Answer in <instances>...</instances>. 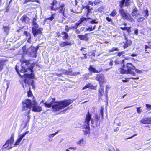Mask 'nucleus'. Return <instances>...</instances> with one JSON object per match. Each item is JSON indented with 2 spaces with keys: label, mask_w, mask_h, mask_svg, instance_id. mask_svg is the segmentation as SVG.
Returning a JSON list of instances; mask_svg holds the SVG:
<instances>
[{
  "label": "nucleus",
  "mask_w": 151,
  "mask_h": 151,
  "mask_svg": "<svg viewBox=\"0 0 151 151\" xmlns=\"http://www.w3.org/2000/svg\"><path fill=\"white\" fill-rule=\"evenodd\" d=\"M131 14L132 16L134 17V18L139 15L140 14L138 12V10L136 7H134L132 9Z\"/></svg>",
  "instance_id": "nucleus-19"
},
{
  "label": "nucleus",
  "mask_w": 151,
  "mask_h": 151,
  "mask_svg": "<svg viewBox=\"0 0 151 151\" xmlns=\"http://www.w3.org/2000/svg\"><path fill=\"white\" fill-rule=\"evenodd\" d=\"M58 131H57L55 133L50 134L48 135V137L50 138H53L55 135L57 134L58 133Z\"/></svg>",
  "instance_id": "nucleus-46"
},
{
  "label": "nucleus",
  "mask_w": 151,
  "mask_h": 151,
  "mask_svg": "<svg viewBox=\"0 0 151 151\" xmlns=\"http://www.w3.org/2000/svg\"><path fill=\"white\" fill-rule=\"evenodd\" d=\"M89 23L91 25H90L88 28L86 29V31H91L95 29L96 25L93 24H97L98 22L96 21V19H93L89 22Z\"/></svg>",
  "instance_id": "nucleus-13"
},
{
  "label": "nucleus",
  "mask_w": 151,
  "mask_h": 151,
  "mask_svg": "<svg viewBox=\"0 0 151 151\" xmlns=\"http://www.w3.org/2000/svg\"><path fill=\"white\" fill-rule=\"evenodd\" d=\"M22 111H27V114H28L27 119L29 121L30 117L29 114L30 113L32 104L31 100L28 99H26L22 102Z\"/></svg>",
  "instance_id": "nucleus-5"
},
{
  "label": "nucleus",
  "mask_w": 151,
  "mask_h": 151,
  "mask_svg": "<svg viewBox=\"0 0 151 151\" xmlns=\"http://www.w3.org/2000/svg\"><path fill=\"white\" fill-rule=\"evenodd\" d=\"M20 71L21 72L25 73L27 72V69H25L23 67H22V69L20 70Z\"/></svg>",
  "instance_id": "nucleus-48"
},
{
  "label": "nucleus",
  "mask_w": 151,
  "mask_h": 151,
  "mask_svg": "<svg viewBox=\"0 0 151 151\" xmlns=\"http://www.w3.org/2000/svg\"><path fill=\"white\" fill-rule=\"evenodd\" d=\"M125 41L123 42L124 44L122 47L124 49H125L130 46L132 43V41L126 37H125Z\"/></svg>",
  "instance_id": "nucleus-15"
},
{
  "label": "nucleus",
  "mask_w": 151,
  "mask_h": 151,
  "mask_svg": "<svg viewBox=\"0 0 151 151\" xmlns=\"http://www.w3.org/2000/svg\"><path fill=\"white\" fill-rule=\"evenodd\" d=\"M120 50L118 48L116 47H113L112 48L109 50V52H112L115 51H118Z\"/></svg>",
  "instance_id": "nucleus-36"
},
{
  "label": "nucleus",
  "mask_w": 151,
  "mask_h": 151,
  "mask_svg": "<svg viewBox=\"0 0 151 151\" xmlns=\"http://www.w3.org/2000/svg\"><path fill=\"white\" fill-rule=\"evenodd\" d=\"M24 35L26 36L27 37H28L29 38L31 37L30 33L26 31H24L23 33V35Z\"/></svg>",
  "instance_id": "nucleus-37"
},
{
  "label": "nucleus",
  "mask_w": 151,
  "mask_h": 151,
  "mask_svg": "<svg viewBox=\"0 0 151 151\" xmlns=\"http://www.w3.org/2000/svg\"><path fill=\"white\" fill-rule=\"evenodd\" d=\"M6 62V60H0V71H1L4 68V66L5 65V63Z\"/></svg>",
  "instance_id": "nucleus-25"
},
{
  "label": "nucleus",
  "mask_w": 151,
  "mask_h": 151,
  "mask_svg": "<svg viewBox=\"0 0 151 151\" xmlns=\"http://www.w3.org/2000/svg\"><path fill=\"white\" fill-rule=\"evenodd\" d=\"M95 79L99 83V87H102L103 84H105L106 80L104 75L102 73L97 74L95 77Z\"/></svg>",
  "instance_id": "nucleus-8"
},
{
  "label": "nucleus",
  "mask_w": 151,
  "mask_h": 151,
  "mask_svg": "<svg viewBox=\"0 0 151 151\" xmlns=\"http://www.w3.org/2000/svg\"><path fill=\"white\" fill-rule=\"evenodd\" d=\"M93 3L91 1H89L88 2L87 5H91L93 6Z\"/></svg>",
  "instance_id": "nucleus-60"
},
{
  "label": "nucleus",
  "mask_w": 151,
  "mask_h": 151,
  "mask_svg": "<svg viewBox=\"0 0 151 151\" xmlns=\"http://www.w3.org/2000/svg\"><path fill=\"white\" fill-rule=\"evenodd\" d=\"M147 109L148 110H150L151 109V105L150 104H146L145 105Z\"/></svg>",
  "instance_id": "nucleus-53"
},
{
  "label": "nucleus",
  "mask_w": 151,
  "mask_h": 151,
  "mask_svg": "<svg viewBox=\"0 0 151 151\" xmlns=\"http://www.w3.org/2000/svg\"><path fill=\"white\" fill-rule=\"evenodd\" d=\"M14 141V133H12L11 134L10 138L6 141L5 143L3 146L4 148L9 149L12 147V145Z\"/></svg>",
  "instance_id": "nucleus-7"
},
{
  "label": "nucleus",
  "mask_w": 151,
  "mask_h": 151,
  "mask_svg": "<svg viewBox=\"0 0 151 151\" xmlns=\"http://www.w3.org/2000/svg\"><path fill=\"white\" fill-rule=\"evenodd\" d=\"M100 116L96 114L95 115L94 119H92L91 121V123L92 127L93 128L99 127L100 123V120L99 119Z\"/></svg>",
  "instance_id": "nucleus-10"
},
{
  "label": "nucleus",
  "mask_w": 151,
  "mask_h": 151,
  "mask_svg": "<svg viewBox=\"0 0 151 151\" xmlns=\"http://www.w3.org/2000/svg\"><path fill=\"white\" fill-rule=\"evenodd\" d=\"M120 28L123 30H126L128 33H129L131 32L130 29L131 28V27H120Z\"/></svg>",
  "instance_id": "nucleus-31"
},
{
  "label": "nucleus",
  "mask_w": 151,
  "mask_h": 151,
  "mask_svg": "<svg viewBox=\"0 0 151 151\" xmlns=\"http://www.w3.org/2000/svg\"><path fill=\"white\" fill-rule=\"evenodd\" d=\"M61 35H64L63 36L62 38L63 40H68L69 38V36L68 34L65 32L63 31L61 32Z\"/></svg>",
  "instance_id": "nucleus-26"
},
{
  "label": "nucleus",
  "mask_w": 151,
  "mask_h": 151,
  "mask_svg": "<svg viewBox=\"0 0 151 151\" xmlns=\"http://www.w3.org/2000/svg\"><path fill=\"white\" fill-rule=\"evenodd\" d=\"M27 96L28 97H31L33 96L32 93L31 91L30 88H29V90L27 92Z\"/></svg>",
  "instance_id": "nucleus-39"
},
{
  "label": "nucleus",
  "mask_w": 151,
  "mask_h": 151,
  "mask_svg": "<svg viewBox=\"0 0 151 151\" xmlns=\"http://www.w3.org/2000/svg\"><path fill=\"white\" fill-rule=\"evenodd\" d=\"M39 27H32V32L34 36L38 34H42V31L43 29L42 28H38Z\"/></svg>",
  "instance_id": "nucleus-11"
},
{
  "label": "nucleus",
  "mask_w": 151,
  "mask_h": 151,
  "mask_svg": "<svg viewBox=\"0 0 151 151\" xmlns=\"http://www.w3.org/2000/svg\"><path fill=\"white\" fill-rule=\"evenodd\" d=\"M104 6H102L100 7L98 9V11L100 13H101L104 11Z\"/></svg>",
  "instance_id": "nucleus-44"
},
{
  "label": "nucleus",
  "mask_w": 151,
  "mask_h": 151,
  "mask_svg": "<svg viewBox=\"0 0 151 151\" xmlns=\"http://www.w3.org/2000/svg\"><path fill=\"white\" fill-rule=\"evenodd\" d=\"M86 48H85V47H82L81 49H80V50L81 51H83L84 52H86V50H86Z\"/></svg>",
  "instance_id": "nucleus-57"
},
{
  "label": "nucleus",
  "mask_w": 151,
  "mask_h": 151,
  "mask_svg": "<svg viewBox=\"0 0 151 151\" xmlns=\"http://www.w3.org/2000/svg\"><path fill=\"white\" fill-rule=\"evenodd\" d=\"M76 149V147H69L68 149H66V151H73Z\"/></svg>",
  "instance_id": "nucleus-42"
},
{
  "label": "nucleus",
  "mask_w": 151,
  "mask_h": 151,
  "mask_svg": "<svg viewBox=\"0 0 151 151\" xmlns=\"http://www.w3.org/2000/svg\"><path fill=\"white\" fill-rule=\"evenodd\" d=\"M144 12L145 14L144 16L145 17H147L149 16V11L147 9H146L145 10H144Z\"/></svg>",
  "instance_id": "nucleus-45"
},
{
  "label": "nucleus",
  "mask_w": 151,
  "mask_h": 151,
  "mask_svg": "<svg viewBox=\"0 0 151 151\" xmlns=\"http://www.w3.org/2000/svg\"><path fill=\"white\" fill-rule=\"evenodd\" d=\"M117 14V12L116 11L115 9H114L112 11L109 15L112 17H114Z\"/></svg>",
  "instance_id": "nucleus-34"
},
{
  "label": "nucleus",
  "mask_w": 151,
  "mask_h": 151,
  "mask_svg": "<svg viewBox=\"0 0 151 151\" xmlns=\"http://www.w3.org/2000/svg\"><path fill=\"white\" fill-rule=\"evenodd\" d=\"M141 107H139L136 108L137 112L138 114H140L142 110L141 109Z\"/></svg>",
  "instance_id": "nucleus-51"
},
{
  "label": "nucleus",
  "mask_w": 151,
  "mask_h": 151,
  "mask_svg": "<svg viewBox=\"0 0 151 151\" xmlns=\"http://www.w3.org/2000/svg\"><path fill=\"white\" fill-rule=\"evenodd\" d=\"M49 103H44V104L47 108H52V110L54 111H58L63 109L68 106L73 102V101L71 99L64 100L59 101H56L55 98H53L50 96L48 99Z\"/></svg>",
  "instance_id": "nucleus-1"
},
{
  "label": "nucleus",
  "mask_w": 151,
  "mask_h": 151,
  "mask_svg": "<svg viewBox=\"0 0 151 151\" xmlns=\"http://www.w3.org/2000/svg\"><path fill=\"white\" fill-rule=\"evenodd\" d=\"M145 19V18L144 17H140L137 19V21L138 22H141L143 21Z\"/></svg>",
  "instance_id": "nucleus-50"
},
{
  "label": "nucleus",
  "mask_w": 151,
  "mask_h": 151,
  "mask_svg": "<svg viewBox=\"0 0 151 151\" xmlns=\"http://www.w3.org/2000/svg\"><path fill=\"white\" fill-rule=\"evenodd\" d=\"M83 55H84V57H81V60H83V59H86L87 58V54H83Z\"/></svg>",
  "instance_id": "nucleus-54"
},
{
  "label": "nucleus",
  "mask_w": 151,
  "mask_h": 151,
  "mask_svg": "<svg viewBox=\"0 0 151 151\" xmlns=\"http://www.w3.org/2000/svg\"><path fill=\"white\" fill-rule=\"evenodd\" d=\"M55 13L51 15L50 17L45 18L44 20V22H45L47 20H49L50 21H52L54 18V16L55 15Z\"/></svg>",
  "instance_id": "nucleus-32"
},
{
  "label": "nucleus",
  "mask_w": 151,
  "mask_h": 151,
  "mask_svg": "<svg viewBox=\"0 0 151 151\" xmlns=\"http://www.w3.org/2000/svg\"><path fill=\"white\" fill-rule=\"evenodd\" d=\"M113 61L112 59H110L109 62V65L110 66L109 68H112L113 64Z\"/></svg>",
  "instance_id": "nucleus-47"
},
{
  "label": "nucleus",
  "mask_w": 151,
  "mask_h": 151,
  "mask_svg": "<svg viewBox=\"0 0 151 151\" xmlns=\"http://www.w3.org/2000/svg\"><path fill=\"white\" fill-rule=\"evenodd\" d=\"M84 141L83 138L81 139L79 141H78L77 144L78 145H79L81 146L82 145H83L84 144Z\"/></svg>",
  "instance_id": "nucleus-35"
},
{
  "label": "nucleus",
  "mask_w": 151,
  "mask_h": 151,
  "mask_svg": "<svg viewBox=\"0 0 151 151\" xmlns=\"http://www.w3.org/2000/svg\"><path fill=\"white\" fill-rule=\"evenodd\" d=\"M29 132V131H26L25 132L22 133L19 136V137L22 140L23 139V138Z\"/></svg>",
  "instance_id": "nucleus-33"
},
{
  "label": "nucleus",
  "mask_w": 151,
  "mask_h": 151,
  "mask_svg": "<svg viewBox=\"0 0 151 151\" xmlns=\"http://www.w3.org/2000/svg\"><path fill=\"white\" fill-rule=\"evenodd\" d=\"M138 32L137 29H136L134 31V33L136 35H137L138 34Z\"/></svg>",
  "instance_id": "nucleus-64"
},
{
  "label": "nucleus",
  "mask_w": 151,
  "mask_h": 151,
  "mask_svg": "<svg viewBox=\"0 0 151 151\" xmlns=\"http://www.w3.org/2000/svg\"><path fill=\"white\" fill-rule=\"evenodd\" d=\"M99 87L100 88L98 89V94L99 101L102 100V97L103 96L104 94V86H102V87Z\"/></svg>",
  "instance_id": "nucleus-16"
},
{
  "label": "nucleus",
  "mask_w": 151,
  "mask_h": 151,
  "mask_svg": "<svg viewBox=\"0 0 151 151\" xmlns=\"http://www.w3.org/2000/svg\"><path fill=\"white\" fill-rule=\"evenodd\" d=\"M104 108L103 106H101L100 109V112L102 120H103L104 119Z\"/></svg>",
  "instance_id": "nucleus-30"
},
{
  "label": "nucleus",
  "mask_w": 151,
  "mask_h": 151,
  "mask_svg": "<svg viewBox=\"0 0 151 151\" xmlns=\"http://www.w3.org/2000/svg\"><path fill=\"white\" fill-rule=\"evenodd\" d=\"M34 81L33 80H32V81H31V83H30V84L32 86V88H35V86L34 85Z\"/></svg>",
  "instance_id": "nucleus-63"
},
{
  "label": "nucleus",
  "mask_w": 151,
  "mask_h": 151,
  "mask_svg": "<svg viewBox=\"0 0 151 151\" xmlns=\"http://www.w3.org/2000/svg\"><path fill=\"white\" fill-rule=\"evenodd\" d=\"M125 52L124 51L118 52H117V55L119 57H120Z\"/></svg>",
  "instance_id": "nucleus-49"
},
{
  "label": "nucleus",
  "mask_w": 151,
  "mask_h": 151,
  "mask_svg": "<svg viewBox=\"0 0 151 151\" xmlns=\"http://www.w3.org/2000/svg\"><path fill=\"white\" fill-rule=\"evenodd\" d=\"M90 19H92L90 18H86L82 17L80 18L78 22L76 23L75 25L73 26H71L70 27V29L76 30L77 29L79 26L84 21H87L88 20Z\"/></svg>",
  "instance_id": "nucleus-9"
},
{
  "label": "nucleus",
  "mask_w": 151,
  "mask_h": 151,
  "mask_svg": "<svg viewBox=\"0 0 151 151\" xmlns=\"http://www.w3.org/2000/svg\"><path fill=\"white\" fill-rule=\"evenodd\" d=\"M97 85L94 86L90 83L86 84L82 88V90H84L87 88H90L92 90H96L97 88Z\"/></svg>",
  "instance_id": "nucleus-20"
},
{
  "label": "nucleus",
  "mask_w": 151,
  "mask_h": 151,
  "mask_svg": "<svg viewBox=\"0 0 151 151\" xmlns=\"http://www.w3.org/2000/svg\"><path fill=\"white\" fill-rule=\"evenodd\" d=\"M135 69V67L130 63H127L126 65L124 63L121 67L119 68L118 70L121 74H131L135 76H136L135 73L134 71Z\"/></svg>",
  "instance_id": "nucleus-3"
},
{
  "label": "nucleus",
  "mask_w": 151,
  "mask_h": 151,
  "mask_svg": "<svg viewBox=\"0 0 151 151\" xmlns=\"http://www.w3.org/2000/svg\"><path fill=\"white\" fill-rule=\"evenodd\" d=\"M32 111L35 112H40L42 111V108L38 106L37 103L34 101L33 102V106L32 107Z\"/></svg>",
  "instance_id": "nucleus-14"
},
{
  "label": "nucleus",
  "mask_w": 151,
  "mask_h": 151,
  "mask_svg": "<svg viewBox=\"0 0 151 151\" xmlns=\"http://www.w3.org/2000/svg\"><path fill=\"white\" fill-rule=\"evenodd\" d=\"M20 61L22 64L25 63L26 65H28L30 64V63L29 62V61L25 59H23Z\"/></svg>",
  "instance_id": "nucleus-38"
},
{
  "label": "nucleus",
  "mask_w": 151,
  "mask_h": 151,
  "mask_svg": "<svg viewBox=\"0 0 151 151\" xmlns=\"http://www.w3.org/2000/svg\"><path fill=\"white\" fill-rule=\"evenodd\" d=\"M72 44L68 41L63 42L59 44V46L61 47H63L67 46H71Z\"/></svg>",
  "instance_id": "nucleus-23"
},
{
  "label": "nucleus",
  "mask_w": 151,
  "mask_h": 151,
  "mask_svg": "<svg viewBox=\"0 0 151 151\" xmlns=\"http://www.w3.org/2000/svg\"><path fill=\"white\" fill-rule=\"evenodd\" d=\"M68 75H70L74 76H76L80 74V73L79 72H73L71 69H68Z\"/></svg>",
  "instance_id": "nucleus-24"
},
{
  "label": "nucleus",
  "mask_w": 151,
  "mask_h": 151,
  "mask_svg": "<svg viewBox=\"0 0 151 151\" xmlns=\"http://www.w3.org/2000/svg\"><path fill=\"white\" fill-rule=\"evenodd\" d=\"M115 65H117L119 64L120 62L118 59H116L114 61Z\"/></svg>",
  "instance_id": "nucleus-58"
},
{
  "label": "nucleus",
  "mask_w": 151,
  "mask_h": 151,
  "mask_svg": "<svg viewBox=\"0 0 151 151\" xmlns=\"http://www.w3.org/2000/svg\"><path fill=\"white\" fill-rule=\"evenodd\" d=\"M91 119V115L88 111L84 121V128L86 130H83L84 135H86L90 133V122Z\"/></svg>",
  "instance_id": "nucleus-6"
},
{
  "label": "nucleus",
  "mask_w": 151,
  "mask_h": 151,
  "mask_svg": "<svg viewBox=\"0 0 151 151\" xmlns=\"http://www.w3.org/2000/svg\"><path fill=\"white\" fill-rule=\"evenodd\" d=\"M33 0H25L24 3V4H26L28 2H33L34 1Z\"/></svg>",
  "instance_id": "nucleus-61"
},
{
  "label": "nucleus",
  "mask_w": 151,
  "mask_h": 151,
  "mask_svg": "<svg viewBox=\"0 0 151 151\" xmlns=\"http://www.w3.org/2000/svg\"><path fill=\"white\" fill-rule=\"evenodd\" d=\"M140 122L142 124H151V117H145L143 118Z\"/></svg>",
  "instance_id": "nucleus-18"
},
{
  "label": "nucleus",
  "mask_w": 151,
  "mask_h": 151,
  "mask_svg": "<svg viewBox=\"0 0 151 151\" xmlns=\"http://www.w3.org/2000/svg\"><path fill=\"white\" fill-rule=\"evenodd\" d=\"M27 19H28V17L26 15H24L21 18L20 20L22 23L26 22Z\"/></svg>",
  "instance_id": "nucleus-28"
},
{
  "label": "nucleus",
  "mask_w": 151,
  "mask_h": 151,
  "mask_svg": "<svg viewBox=\"0 0 151 151\" xmlns=\"http://www.w3.org/2000/svg\"><path fill=\"white\" fill-rule=\"evenodd\" d=\"M93 65H90L89 66L88 69L90 72L91 73H98L102 71V69H100L98 70H97L95 68L93 67Z\"/></svg>",
  "instance_id": "nucleus-17"
},
{
  "label": "nucleus",
  "mask_w": 151,
  "mask_h": 151,
  "mask_svg": "<svg viewBox=\"0 0 151 151\" xmlns=\"http://www.w3.org/2000/svg\"><path fill=\"white\" fill-rule=\"evenodd\" d=\"M22 140L19 137L16 140L15 144H14V145L17 146L19 145Z\"/></svg>",
  "instance_id": "nucleus-41"
},
{
  "label": "nucleus",
  "mask_w": 151,
  "mask_h": 151,
  "mask_svg": "<svg viewBox=\"0 0 151 151\" xmlns=\"http://www.w3.org/2000/svg\"><path fill=\"white\" fill-rule=\"evenodd\" d=\"M88 34L86 33L84 35H79L77 36V37L81 40L87 41L88 40Z\"/></svg>",
  "instance_id": "nucleus-21"
},
{
  "label": "nucleus",
  "mask_w": 151,
  "mask_h": 151,
  "mask_svg": "<svg viewBox=\"0 0 151 151\" xmlns=\"http://www.w3.org/2000/svg\"><path fill=\"white\" fill-rule=\"evenodd\" d=\"M106 20L108 22H113L112 19L111 18H109L108 17H106Z\"/></svg>",
  "instance_id": "nucleus-55"
},
{
  "label": "nucleus",
  "mask_w": 151,
  "mask_h": 151,
  "mask_svg": "<svg viewBox=\"0 0 151 151\" xmlns=\"http://www.w3.org/2000/svg\"><path fill=\"white\" fill-rule=\"evenodd\" d=\"M109 88L108 87L107 85L106 86V89L105 90V97L106 99L108 98V89Z\"/></svg>",
  "instance_id": "nucleus-40"
},
{
  "label": "nucleus",
  "mask_w": 151,
  "mask_h": 151,
  "mask_svg": "<svg viewBox=\"0 0 151 151\" xmlns=\"http://www.w3.org/2000/svg\"><path fill=\"white\" fill-rule=\"evenodd\" d=\"M12 1V0H10V1H9V4L6 7V11H7V12L8 11L9 9V4Z\"/></svg>",
  "instance_id": "nucleus-59"
},
{
  "label": "nucleus",
  "mask_w": 151,
  "mask_h": 151,
  "mask_svg": "<svg viewBox=\"0 0 151 151\" xmlns=\"http://www.w3.org/2000/svg\"><path fill=\"white\" fill-rule=\"evenodd\" d=\"M50 8L51 10L56 11L59 9L58 6V2L56 0H52L50 4Z\"/></svg>",
  "instance_id": "nucleus-12"
},
{
  "label": "nucleus",
  "mask_w": 151,
  "mask_h": 151,
  "mask_svg": "<svg viewBox=\"0 0 151 151\" xmlns=\"http://www.w3.org/2000/svg\"><path fill=\"white\" fill-rule=\"evenodd\" d=\"M83 8L87 9V14L91 12V10L92 9V8H90V6L88 5H87L85 6H83Z\"/></svg>",
  "instance_id": "nucleus-29"
},
{
  "label": "nucleus",
  "mask_w": 151,
  "mask_h": 151,
  "mask_svg": "<svg viewBox=\"0 0 151 151\" xmlns=\"http://www.w3.org/2000/svg\"><path fill=\"white\" fill-rule=\"evenodd\" d=\"M3 29L4 32L5 33L6 35H7L8 34L10 30V27L8 26H3Z\"/></svg>",
  "instance_id": "nucleus-27"
},
{
  "label": "nucleus",
  "mask_w": 151,
  "mask_h": 151,
  "mask_svg": "<svg viewBox=\"0 0 151 151\" xmlns=\"http://www.w3.org/2000/svg\"><path fill=\"white\" fill-rule=\"evenodd\" d=\"M34 66L32 64H31V66L29 67L27 69L30 70L31 73L29 74L24 73L23 75H21L19 73V71L18 68V67L16 65L15 69L17 73L21 78H23V81L25 84H29L30 83L29 80L30 79H34V75L33 73V68Z\"/></svg>",
  "instance_id": "nucleus-4"
},
{
  "label": "nucleus",
  "mask_w": 151,
  "mask_h": 151,
  "mask_svg": "<svg viewBox=\"0 0 151 151\" xmlns=\"http://www.w3.org/2000/svg\"><path fill=\"white\" fill-rule=\"evenodd\" d=\"M65 32H68L70 30V27H69L68 25H66L65 26Z\"/></svg>",
  "instance_id": "nucleus-52"
},
{
  "label": "nucleus",
  "mask_w": 151,
  "mask_h": 151,
  "mask_svg": "<svg viewBox=\"0 0 151 151\" xmlns=\"http://www.w3.org/2000/svg\"><path fill=\"white\" fill-rule=\"evenodd\" d=\"M32 24L33 27H39L38 24H37L36 22H32Z\"/></svg>",
  "instance_id": "nucleus-56"
},
{
  "label": "nucleus",
  "mask_w": 151,
  "mask_h": 151,
  "mask_svg": "<svg viewBox=\"0 0 151 151\" xmlns=\"http://www.w3.org/2000/svg\"><path fill=\"white\" fill-rule=\"evenodd\" d=\"M65 5L64 4H62L61 5L58 7L59 8V10L58 11V12L59 13H61V14L63 16H64V12H65V8L64 7Z\"/></svg>",
  "instance_id": "nucleus-22"
},
{
  "label": "nucleus",
  "mask_w": 151,
  "mask_h": 151,
  "mask_svg": "<svg viewBox=\"0 0 151 151\" xmlns=\"http://www.w3.org/2000/svg\"><path fill=\"white\" fill-rule=\"evenodd\" d=\"M39 48V46H37L36 48H35L34 47H33L32 50H33L32 51V52L35 53V54H36Z\"/></svg>",
  "instance_id": "nucleus-43"
},
{
  "label": "nucleus",
  "mask_w": 151,
  "mask_h": 151,
  "mask_svg": "<svg viewBox=\"0 0 151 151\" xmlns=\"http://www.w3.org/2000/svg\"><path fill=\"white\" fill-rule=\"evenodd\" d=\"M137 134H134L132 136H131L130 137H128V138H127L126 139H131V138H133L134 137V136H137Z\"/></svg>",
  "instance_id": "nucleus-62"
},
{
  "label": "nucleus",
  "mask_w": 151,
  "mask_h": 151,
  "mask_svg": "<svg viewBox=\"0 0 151 151\" xmlns=\"http://www.w3.org/2000/svg\"><path fill=\"white\" fill-rule=\"evenodd\" d=\"M131 3L130 0H121L119 2V6L120 9L119 10V13L121 17L124 20H127L130 22H133L134 20L132 17L131 14L126 11L123 8L124 5L125 7L129 6Z\"/></svg>",
  "instance_id": "nucleus-2"
}]
</instances>
